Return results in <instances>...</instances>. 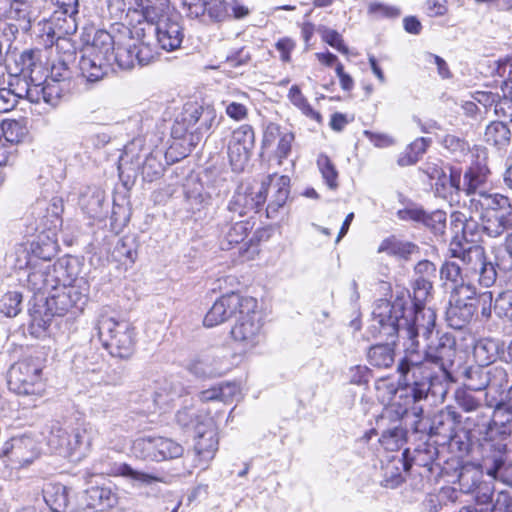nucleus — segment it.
<instances>
[{"label": "nucleus", "mask_w": 512, "mask_h": 512, "mask_svg": "<svg viewBox=\"0 0 512 512\" xmlns=\"http://www.w3.org/2000/svg\"><path fill=\"white\" fill-rule=\"evenodd\" d=\"M45 359L40 354L19 360L8 372V387L18 395L38 394L42 390Z\"/></svg>", "instance_id": "9"}, {"label": "nucleus", "mask_w": 512, "mask_h": 512, "mask_svg": "<svg viewBox=\"0 0 512 512\" xmlns=\"http://www.w3.org/2000/svg\"><path fill=\"white\" fill-rule=\"evenodd\" d=\"M48 30L44 29V27L39 28L38 36L44 47L47 49L54 48L57 55L56 61L71 64L75 59L76 48L69 35L74 34L76 31L60 32L55 27H51V31Z\"/></svg>", "instance_id": "25"}, {"label": "nucleus", "mask_w": 512, "mask_h": 512, "mask_svg": "<svg viewBox=\"0 0 512 512\" xmlns=\"http://www.w3.org/2000/svg\"><path fill=\"white\" fill-rule=\"evenodd\" d=\"M185 207L192 214H197L211 205L212 196L204 190L201 183L188 182L185 185Z\"/></svg>", "instance_id": "40"}, {"label": "nucleus", "mask_w": 512, "mask_h": 512, "mask_svg": "<svg viewBox=\"0 0 512 512\" xmlns=\"http://www.w3.org/2000/svg\"><path fill=\"white\" fill-rule=\"evenodd\" d=\"M480 296L492 302V292L480 294L477 286L461 285L451 291L449 306L446 310V320L454 329H462L473 319L477 310V297Z\"/></svg>", "instance_id": "10"}, {"label": "nucleus", "mask_w": 512, "mask_h": 512, "mask_svg": "<svg viewBox=\"0 0 512 512\" xmlns=\"http://www.w3.org/2000/svg\"><path fill=\"white\" fill-rule=\"evenodd\" d=\"M432 143L431 138L419 137L410 143L405 150L399 155L397 164L401 167L416 164Z\"/></svg>", "instance_id": "46"}, {"label": "nucleus", "mask_w": 512, "mask_h": 512, "mask_svg": "<svg viewBox=\"0 0 512 512\" xmlns=\"http://www.w3.org/2000/svg\"><path fill=\"white\" fill-rule=\"evenodd\" d=\"M255 135L253 128L244 124L235 129L228 143V157L235 172H241L249 161L254 147Z\"/></svg>", "instance_id": "21"}, {"label": "nucleus", "mask_w": 512, "mask_h": 512, "mask_svg": "<svg viewBox=\"0 0 512 512\" xmlns=\"http://www.w3.org/2000/svg\"><path fill=\"white\" fill-rule=\"evenodd\" d=\"M221 217L222 220L218 224L221 237L220 245L223 250H229L247 237L253 225L250 221L241 218H235L233 221L225 220V213Z\"/></svg>", "instance_id": "32"}, {"label": "nucleus", "mask_w": 512, "mask_h": 512, "mask_svg": "<svg viewBox=\"0 0 512 512\" xmlns=\"http://www.w3.org/2000/svg\"><path fill=\"white\" fill-rule=\"evenodd\" d=\"M218 450L217 427L213 418L207 417L195 425L194 451L196 466L206 468Z\"/></svg>", "instance_id": "19"}, {"label": "nucleus", "mask_w": 512, "mask_h": 512, "mask_svg": "<svg viewBox=\"0 0 512 512\" xmlns=\"http://www.w3.org/2000/svg\"><path fill=\"white\" fill-rule=\"evenodd\" d=\"M295 140L294 133L286 127H282L276 123H269L264 131L263 145L272 146L274 143L277 144L275 150V156L279 160V164L282 163L283 159L289 157L292 145Z\"/></svg>", "instance_id": "31"}, {"label": "nucleus", "mask_w": 512, "mask_h": 512, "mask_svg": "<svg viewBox=\"0 0 512 512\" xmlns=\"http://www.w3.org/2000/svg\"><path fill=\"white\" fill-rule=\"evenodd\" d=\"M265 201L266 182H262L259 187L241 184L227 205L225 220L233 221L235 218L244 217L250 211H258Z\"/></svg>", "instance_id": "14"}, {"label": "nucleus", "mask_w": 512, "mask_h": 512, "mask_svg": "<svg viewBox=\"0 0 512 512\" xmlns=\"http://www.w3.org/2000/svg\"><path fill=\"white\" fill-rule=\"evenodd\" d=\"M63 210L62 198L53 197L46 208V215L43 216V225L51 230H58L62 225Z\"/></svg>", "instance_id": "56"}, {"label": "nucleus", "mask_w": 512, "mask_h": 512, "mask_svg": "<svg viewBox=\"0 0 512 512\" xmlns=\"http://www.w3.org/2000/svg\"><path fill=\"white\" fill-rule=\"evenodd\" d=\"M317 166L326 185L330 189L338 187V171L330 158L325 154H320L317 158Z\"/></svg>", "instance_id": "58"}, {"label": "nucleus", "mask_w": 512, "mask_h": 512, "mask_svg": "<svg viewBox=\"0 0 512 512\" xmlns=\"http://www.w3.org/2000/svg\"><path fill=\"white\" fill-rule=\"evenodd\" d=\"M426 340L428 341L425 349L426 359L437 367L443 376H447L456 356L454 336L450 333H443L437 334L436 337L432 335Z\"/></svg>", "instance_id": "15"}, {"label": "nucleus", "mask_w": 512, "mask_h": 512, "mask_svg": "<svg viewBox=\"0 0 512 512\" xmlns=\"http://www.w3.org/2000/svg\"><path fill=\"white\" fill-rule=\"evenodd\" d=\"M99 339L112 357L130 358L135 350L136 329L125 319L101 314L96 323Z\"/></svg>", "instance_id": "6"}, {"label": "nucleus", "mask_w": 512, "mask_h": 512, "mask_svg": "<svg viewBox=\"0 0 512 512\" xmlns=\"http://www.w3.org/2000/svg\"><path fill=\"white\" fill-rule=\"evenodd\" d=\"M460 423L461 415L453 406H447L432 418L429 434L438 437L437 442L440 445H446L447 440L452 438Z\"/></svg>", "instance_id": "28"}, {"label": "nucleus", "mask_w": 512, "mask_h": 512, "mask_svg": "<svg viewBox=\"0 0 512 512\" xmlns=\"http://www.w3.org/2000/svg\"><path fill=\"white\" fill-rule=\"evenodd\" d=\"M411 469L409 461V450L405 449L402 456H388L381 460L379 470V484L383 488L396 489L406 479V474Z\"/></svg>", "instance_id": "24"}, {"label": "nucleus", "mask_w": 512, "mask_h": 512, "mask_svg": "<svg viewBox=\"0 0 512 512\" xmlns=\"http://www.w3.org/2000/svg\"><path fill=\"white\" fill-rule=\"evenodd\" d=\"M216 120L217 115L213 108L203 107L197 103H187L175 119L171 135L174 139H183L189 146L195 147L204 135L210 132Z\"/></svg>", "instance_id": "5"}, {"label": "nucleus", "mask_w": 512, "mask_h": 512, "mask_svg": "<svg viewBox=\"0 0 512 512\" xmlns=\"http://www.w3.org/2000/svg\"><path fill=\"white\" fill-rule=\"evenodd\" d=\"M477 207L469 210L478 213L483 234L490 238H499L512 229V204L507 196H495L483 199Z\"/></svg>", "instance_id": "8"}, {"label": "nucleus", "mask_w": 512, "mask_h": 512, "mask_svg": "<svg viewBox=\"0 0 512 512\" xmlns=\"http://www.w3.org/2000/svg\"><path fill=\"white\" fill-rule=\"evenodd\" d=\"M22 294L17 291L7 292L0 299V312L7 317H15L21 311Z\"/></svg>", "instance_id": "62"}, {"label": "nucleus", "mask_w": 512, "mask_h": 512, "mask_svg": "<svg viewBox=\"0 0 512 512\" xmlns=\"http://www.w3.org/2000/svg\"><path fill=\"white\" fill-rule=\"evenodd\" d=\"M512 133L503 121L490 122L484 132V142L497 150H506L511 143Z\"/></svg>", "instance_id": "43"}, {"label": "nucleus", "mask_w": 512, "mask_h": 512, "mask_svg": "<svg viewBox=\"0 0 512 512\" xmlns=\"http://www.w3.org/2000/svg\"><path fill=\"white\" fill-rule=\"evenodd\" d=\"M490 169L487 164V153L485 149L477 150L475 160L467 167L461 182V191L470 197L468 208L477 207L476 203L484 198L494 199L495 196H503L499 193H490Z\"/></svg>", "instance_id": "11"}, {"label": "nucleus", "mask_w": 512, "mask_h": 512, "mask_svg": "<svg viewBox=\"0 0 512 512\" xmlns=\"http://www.w3.org/2000/svg\"><path fill=\"white\" fill-rule=\"evenodd\" d=\"M494 310L499 317L512 320V289L505 290L496 297Z\"/></svg>", "instance_id": "64"}, {"label": "nucleus", "mask_w": 512, "mask_h": 512, "mask_svg": "<svg viewBox=\"0 0 512 512\" xmlns=\"http://www.w3.org/2000/svg\"><path fill=\"white\" fill-rule=\"evenodd\" d=\"M110 65L111 62H106V59H101L98 55L83 49L79 69L88 82L94 83L103 79Z\"/></svg>", "instance_id": "37"}, {"label": "nucleus", "mask_w": 512, "mask_h": 512, "mask_svg": "<svg viewBox=\"0 0 512 512\" xmlns=\"http://www.w3.org/2000/svg\"><path fill=\"white\" fill-rule=\"evenodd\" d=\"M125 41H131L129 28L126 26L117 28L115 34H111L103 29H98L94 32L92 42L84 49L92 54L98 55L101 59H106V62H111V57H113L116 46L124 44Z\"/></svg>", "instance_id": "26"}, {"label": "nucleus", "mask_w": 512, "mask_h": 512, "mask_svg": "<svg viewBox=\"0 0 512 512\" xmlns=\"http://www.w3.org/2000/svg\"><path fill=\"white\" fill-rule=\"evenodd\" d=\"M492 419L495 425L508 426L507 431L510 433V429H512V386L505 397L496 404Z\"/></svg>", "instance_id": "50"}, {"label": "nucleus", "mask_w": 512, "mask_h": 512, "mask_svg": "<svg viewBox=\"0 0 512 512\" xmlns=\"http://www.w3.org/2000/svg\"><path fill=\"white\" fill-rule=\"evenodd\" d=\"M80 496L97 512L108 511L118 503L117 494L110 487L92 486Z\"/></svg>", "instance_id": "36"}, {"label": "nucleus", "mask_w": 512, "mask_h": 512, "mask_svg": "<svg viewBox=\"0 0 512 512\" xmlns=\"http://www.w3.org/2000/svg\"><path fill=\"white\" fill-rule=\"evenodd\" d=\"M491 447L498 452L494 457L491 467H486L487 476L491 480L496 479L497 472L504 465L503 454L506 453V445L497 442L491 444ZM481 474L478 470L471 467H463L458 475L459 488L464 493H474V502L476 501L477 491L483 484L493 486L492 481H480Z\"/></svg>", "instance_id": "17"}, {"label": "nucleus", "mask_w": 512, "mask_h": 512, "mask_svg": "<svg viewBox=\"0 0 512 512\" xmlns=\"http://www.w3.org/2000/svg\"><path fill=\"white\" fill-rule=\"evenodd\" d=\"M402 337L417 343V337L421 335L424 339H429L435 329L436 313L432 308H426L423 305L414 306V311L409 310V314L404 313Z\"/></svg>", "instance_id": "16"}, {"label": "nucleus", "mask_w": 512, "mask_h": 512, "mask_svg": "<svg viewBox=\"0 0 512 512\" xmlns=\"http://www.w3.org/2000/svg\"><path fill=\"white\" fill-rule=\"evenodd\" d=\"M155 36L159 46L166 51L178 49L184 37L181 25L170 19L156 25Z\"/></svg>", "instance_id": "34"}, {"label": "nucleus", "mask_w": 512, "mask_h": 512, "mask_svg": "<svg viewBox=\"0 0 512 512\" xmlns=\"http://www.w3.org/2000/svg\"><path fill=\"white\" fill-rule=\"evenodd\" d=\"M232 366L228 353L217 352L197 356L187 364V370L198 378L208 379L225 375Z\"/></svg>", "instance_id": "23"}, {"label": "nucleus", "mask_w": 512, "mask_h": 512, "mask_svg": "<svg viewBox=\"0 0 512 512\" xmlns=\"http://www.w3.org/2000/svg\"><path fill=\"white\" fill-rule=\"evenodd\" d=\"M52 7L48 18L41 20L38 27L44 29L57 28L61 31H77V16L79 13V0H47ZM51 31V30H48Z\"/></svg>", "instance_id": "20"}, {"label": "nucleus", "mask_w": 512, "mask_h": 512, "mask_svg": "<svg viewBox=\"0 0 512 512\" xmlns=\"http://www.w3.org/2000/svg\"><path fill=\"white\" fill-rule=\"evenodd\" d=\"M39 456V447L35 439L28 435L13 437L0 448V459L5 464L25 466Z\"/></svg>", "instance_id": "18"}, {"label": "nucleus", "mask_w": 512, "mask_h": 512, "mask_svg": "<svg viewBox=\"0 0 512 512\" xmlns=\"http://www.w3.org/2000/svg\"><path fill=\"white\" fill-rule=\"evenodd\" d=\"M104 202V195L97 188L88 187L79 198V205L82 211L88 215L89 218L98 219L102 216V206Z\"/></svg>", "instance_id": "45"}, {"label": "nucleus", "mask_w": 512, "mask_h": 512, "mask_svg": "<svg viewBox=\"0 0 512 512\" xmlns=\"http://www.w3.org/2000/svg\"><path fill=\"white\" fill-rule=\"evenodd\" d=\"M73 365L78 373L100 374L102 372L104 363L98 354H96L92 351H89L85 355H81V354L76 355L73 360Z\"/></svg>", "instance_id": "51"}, {"label": "nucleus", "mask_w": 512, "mask_h": 512, "mask_svg": "<svg viewBox=\"0 0 512 512\" xmlns=\"http://www.w3.org/2000/svg\"><path fill=\"white\" fill-rule=\"evenodd\" d=\"M135 57L133 43L125 41L124 44L116 46L113 57H111V64L116 63L119 68L129 70L137 64Z\"/></svg>", "instance_id": "55"}, {"label": "nucleus", "mask_w": 512, "mask_h": 512, "mask_svg": "<svg viewBox=\"0 0 512 512\" xmlns=\"http://www.w3.org/2000/svg\"><path fill=\"white\" fill-rule=\"evenodd\" d=\"M43 498L53 512H68L71 506L69 491L60 483H47L43 488Z\"/></svg>", "instance_id": "42"}, {"label": "nucleus", "mask_w": 512, "mask_h": 512, "mask_svg": "<svg viewBox=\"0 0 512 512\" xmlns=\"http://www.w3.org/2000/svg\"><path fill=\"white\" fill-rule=\"evenodd\" d=\"M230 318H235L231 337L243 351H252L264 343V321L255 298L234 292L223 295L206 313L203 324L214 327Z\"/></svg>", "instance_id": "1"}, {"label": "nucleus", "mask_w": 512, "mask_h": 512, "mask_svg": "<svg viewBox=\"0 0 512 512\" xmlns=\"http://www.w3.org/2000/svg\"><path fill=\"white\" fill-rule=\"evenodd\" d=\"M132 450L138 458L157 462L179 458L184 453L180 443L161 436L138 438L134 441Z\"/></svg>", "instance_id": "13"}, {"label": "nucleus", "mask_w": 512, "mask_h": 512, "mask_svg": "<svg viewBox=\"0 0 512 512\" xmlns=\"http://www.w3.org/2000/svg\"><path fill=\"white\" fill-rule=\"evenodd\" d=\"M466 377L467 387L471 390H498L508 383V374L502 366L470 368Z\"/></svg>", "instance_id": "27"}, {"label": "nucleus", "mask_w": 512, "mask_h": 512, "mask_svg": "<svg viewBox=\"0 0 512 512\" xmlns=\"http://www.w3.org/2000/svg\"><path fill=\"white\" fill-rule=\"evenodd\" d=\"M499 344L489 338L478 340L473 348V355L480 366H489L498 356Z\"/></svg>", "instance_id": "48"}, {"label": "nucleus", "mask_w": 512, "mask_h": 512, "mask_svg": "<svg viewBox=\"0 0 512 512\" xmlns=\"http://www.w3.org/2000/svg\"><path fill=\"white\" fill-rule=\"evenodd\" d=\"M52 276L55 280V288L58 286H70L77 284L79 277L80 263L75 257H65L57 260L51 265Z\"/></svg>", "instance_id": "33"}, {"label": "nucleus", "mask_w": 512, "mask_h": 512, "mask_svg": "<svg viewBox=\"0 0 512 512\" xmlns=\"http://www.w3.org/2000/svg\"><path fill=\"white\" fill-rule=\"evenodd\" d=\"M89 290L87 279H80L74 285L53 288L46 301L47 310L57 316L81 312L88 301Z\"/></svg>", "instance_id": "12"}, {"label": "nucleus", "mask_w": 512, "mask_h": 512, "mask_svg": "<svg viewBox=\"0 0 512 512\" xmlns=\"http://www.w3.org/2000/svg\"><path fill=\"white\" fill-rule=\"evenodd\" d=\"M289 101L298 108L302 114L317 123L322 122L321 114L314 110L308 103L307 98L302 94L298 85H293L288 92Z\"/></svg>", "instance_id": "53"}, {"label": "nucleus", "mask_w": 512, "mask_h": 512, "mask_svg": "<svg viewBox=\"0 0 512 512\" xmlns=\"http://www.w3.org/2000/svg\"><path fill=\"white\" fill-rule=\"evenodd\" d=\"M57 230L47 228L39 233L31 243V253L34 257L47 263L58 251V242L56 237Z\"/></svg>", "instance_id": "38"}, {"label": "nucleus", "mask_w": 512, "mask_h": 512, "mask_svg": "<svg viewBox=\"0 0 512 512\" xmlns=\"http://www.w3.org/2000/svg\"><path fill=\"white\" fill-rule=\"evenodd\" d=\"M377 251L408 260L413 254L419 252V247L413 242L402 241L395 236H390L382 240Z\"/></svg>", "instance_id": "44"}, {"label": "nucleus", "mask_w": 512, "mask_h": 512, "mask_svg": "<svg viewBox=\"0 0 512 512\" xmlns=\"http://www.w3.org/2000/svg\"><path fill=\"white\" fill-rule=\"evenodd\" d=\"M413 347L411 344L407 348L405 357L398 365L401 386L395 390L391 408L388 409V412L394 411L398 416L408 414L410 409L416 416L423 413L418 403L427 397L434 382L438 380L436 372H432L429 367L432 364L426 355L422 359Z\"/></svg>", "instance_id": "3"}, {"label": "nucleus", "mask_w": 512, "mask_h": 512, "mask_svg": "<svg viewBox=\"0 0 512 512\" xmlns=\"http://www.w3.org/2000/svg\"><path fill=\"white\" fill-rule=\"evenodd\" d=\"M406 302L397 297L394 301L377 300L372 309L368 333L374 338H383L393 344L397 336L402 337Z\"/></svg>", "instance_id": "7"}, {"label": "nucleus", "mask_w": 512, "mask_h": 512, "mask_svg": "<svg viewBox=\"0 0 512 512\" xmlns=\"http://www.w3.org/2000/svg\"><path fill=\"white\" fill-rule=\"evenodd\" d=\"M436 450L434 448H430L425 446L423 448H417L413 452V456H409V461L411 462V467L417 466L424 468L425 471L430 474L433 471V466L435 462Z\"/></svg>", "instance_id": "57"}, {"label": "nucleus", "mask_w": 512, "mask_h": 512, "mask_svg": "<svg viewBox=\"0 0 512 512\" xmlns=\"http://www.w3.org/2000/svg\"><path fill=\"white\" fill-rule=\"evenodd\" d=\"M447 175L443 170H434L432 177L436 178L433 185L435 195L442 199H452L454 193L461 191V171L457 168H450Z\"/></svg>", "instance_id": "35"}, {"label": "nucleus", "mask_w": 512, "mask_h": 512, "mask_svg": "<svg viewBox=\"0 0 512 512\" xmlns=\"http://www.w3.org/2000/svg\"><path fill=\"white\" fill-rule=\"evenodd\" d=\"M391 405H392V402L385 409L383 419L384 418H391V419L395 418L396 421L391 427L385 429L382 432L379 442L386 450L396 451V450L400 449L406 443V439H407V431L402 425V420L409 418L410 415L414 416L415 418H419L422 415V413L416 416L413 414L412 410L410 409L408 414H405L403 416H398L394 411L388 412V409L391 408Z\"/></svg>", "instance_id": "30"}, {"label": "nucleus", "mask_w": 512, "mask_h": 512, "mask_svg": "<svg viewBox=\"0 0 512 512\" xmlns=\"http://www.w3.org/2000/svg\"><path fill=\"white\" fill-rule=\"evenodd\" d=\"M39 13L36 0H12L7 20H15L22 24L23 29H29Z\"/></svg>", "instance_id": "41"}, {"label": "nucleus", "mask_w": 512, "mask_h": 512, "mask_svg": "<svg viewBox=\"0 0 512 512\" xmlns=\"http://www.w3.org/2000/svg\"><path fill=\"white\" fill-rule=\"evenodd\" d=\"M394 348L390 343L377 344L368 350V362L378 368H388L394 363Z\"/></svg>", "instance_id": "49"}, {"label": "nucleus", "mask_w": 512, "mask_h": 512, "mask_svg": "<svg viewBox=\"0 0 512 512\" xmlns=\"http://www.w3.org/2000/svg\"><path fill=\"white\" fill-rule=\"evenodd\" d=\"M494 486L483 484L477 491L475 503L459 512H512V496L506 491L494 494Z\"/></svg>", "instance_id": "22"}, {"label": "nucleus", "mask_w": 512, "mask_h": 512, "mask_svg": "<svg viewBox=\"0 0 512 512\" xmlns=\"http://www.w3.org/2000/svg\"><path fill=\"white\" fill-rule=\"evenodd\" d=\"M27 284L35 293L48 294L55 288V280L52 276L51 265L42 262L38 266L31 268L27 274Z\"/></svg>", "instance_id": "39"}, {"label": "nucleus", "mask_w": 512, "mask_h": 512, "mask_svg": "<svg viewBox=\"0 0 512 512\" xmlns=\"http://www.w3.org/2000/svg\"><path fill=\"white\" fill-rule=\"evenodd\" d=\"M266 195L270 189L272 195L266 208L268 218H275L280 209L286 204L290 193V178L285 175H269L266 180Z\"/></svg>", "instance_id": "29"}, {"label": "nucleus", "mask_w": 512, "mask_h": 512, "mask_svg": "<svg viewBox=\"0 0 512 512\" xmlns=\"http://www.w3.org/2000/svg\"><path fill=\"white\" fill-rule=\"evenodd\" d=\"M441 144L455 159L464 157L470 151V145L464 138L452 134L445 135Z\"/></svg>", "instance_id": "60"}, {"label": "nucleus", "mask_w": 512, "mask_h": 512, "mask_svg": "<svg viewBox=\"0 0 512 512\" xmlns=\"http://www.w3.org/2000/svg\"><path fill=\"white\" fill-rule=\"evenodd\" d=\"M25 128L19 121L6 120L0 124V135L10 145L19 143L25 136Z\"/></svg>", "instance_id": "59"}, {"label": "nucleus", "mask_w": 512, "mask_h": 512, "mask_svg": "<svg viewBox=\"0 0 512 512\" xmlns=\"http://www.w3.org/2000/svg\"><path fill=\"white\" fill-rule=\"evenodd\" d=\"M187 393V388L184 387L180 381H165L155 392L154 402L157 406L162 408Z\"/></svg>", "instance_id": "47"}, {"label": "nucleus", "mask_w": 512, "mask_h": 512, "mask_svg": "<svg viewBox=\"0 0 512 512\" xmlns=\"http://www.w3.org/2000/svg\"><path fill=\"white\" fill-rule=\"evenodd\" d=\"M448 254L452 258L460 259L464 265L463 273L460 266L453 261L446 260L441 265L440 279L445 286L449 285L451 291H455L462 284L477 286V283L484 288H490L495 284L496 267L488 261L482 246L455 236L449 244Z\"/></svg>", "instance_id": "2"}, {"label": "nucleus", "mask_w": 512, "mask_h": 512, "mask_svg": "<svg viewBox=\"0 0 512 512\" xmlns=\"http://www.w3.org/2000/svg\"><path fill=\"white\" fill-rule=\"evenodd\" d=\"M97 431L90 423L70 427L60 422L52 424L48 444L59 454L81 460L90 452Z\"/></svg>", "instance_id": "4"}, {"label": "nucleus", "mask_w": 512, "mask_h": 512, "mask_svg": "<svg viewBox=\"0 0 512 512\" xmlns=\"http://www.w3.org/2000/svg\"><path fill=\"white\" fill-rule=\"evenodd\" d=\"M203 9L204 15L199 18L203 22H221L230 16V4L225 0H208Z\"/></svg>", "instance_id": "52"}, {"label": "nucleus", "mask_w": 512, "mask_h": 512, "mask_svg": "<svg viewBox=\"0 0 512 512\" xmlns=\"http://www.w3.org/2000/svg\"><path fill=\"white\" fill-rule=\"evenodd\" d=\"M446 213L442 210H436L425 215L423 224L438 237L443 238L446 229Z\"/></svg>", "instance_id": "63"}, {"label": "nucleus", "mask_w": 512, "mask_h": 512, "mask_svg": "<svg viewBox=\"0 0 512 512\" xmlns=\"http://www.w3.org/2000/svg\"><path fill=\"white\" fill-rule=\"evenodd\" d=\"M465 389H458L455 392V401L457 405L465 412H474L482 408L481 399L476 398L473 395V391L465 384Z\"/></svg>", "instance_id": "61"}, {"label": "nucleus", "mask_w": 512, "mask_h": 512, "mask_svg": "<svg viewBox=\"0 0 512 512\" xmlns=\"http://www.w3.org/2000/svg\"><path fill=\"white\" fill-rule=\"evenodd\" d=\"M116 474L139 485L149 486L155 482L162 481V478L158 477L157 475L133 469L129 464L126 463H122L116 467Z\"/></svg>", "instance_id": "54"}]
</instances>
